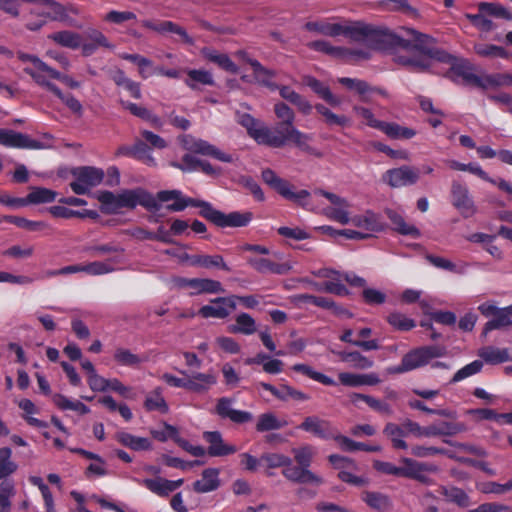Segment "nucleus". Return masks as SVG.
I'll list each match as a JSON object with an SVG mask.
<instances>
[{"label": "nucleus", "mask_w": 512, "mask_h": 512, "mask_svg": "<svg viewBox=\"0 0 512 512\" xmlns=\"http://www.w3.org/2000/svg\"><path fill=\"white\" fill-rule=\"evenodd\" d=\"M37 7L35 11L52 20L64 22L67 25L81 27L76 21L75 15L78 11L72 5H63L61 2H35Z\"/></svg>", "instance_id": "8"}, {"label": "nucleus", "mask_w": 512, "mask_h": 512, "mask_svg": "<svg viewBox=\"0 0 512 512\" xmlns=\"http://www.w3.org/2000/svg\"><path fill=\"white\" fill-rule=\"evenodd\" d=\"M478 355L488 364H500L509 359L507 349H501L494 346L483 347L479 350Z\"/></svg>", "instance_id": "50"}, {"label": "nucleus", "mask_w": 512, "mask_h": 512, "mask_svg": "<svg viewBox=\"0 0 512 512\" xmlns=\"http://www.w3.org/2000/svg\"><path fill=\"white\" fill-rule=\"evenodd\" d=\"M350 399L352 403L357 404L359 400L364 401L367 403L372 409H374L377 412L384 413V414H392L393 410L389 404L386 402L380 401L370 395H365L361 393H352L350 395Z\"/></svg>", "instance_id": "57"}, {"label": "nucleus", "mask_w": 512, "mask_h": 512, "mask_svg": "<svg viewBox=\"0 0 512 512\" xmlns=\"http://www.w3.org/2000/svg\"><path fill=\"white\" fill-rule=\"evenodd\" d=\"M133 481L146 487L150 492L159 497H168L184 483L183 479L168 480L162 477L146 479L133 478Z\"/></svg>", "instance_id": "18"}, {"label": "nucleus", "mask_w": 512, "mask_h": 512, "mask_svg": "<svg viewBox=\"0 0 512 512\" xmlns=\"http://www.w3.org/2000/svg\"><path fill=\"white\" fill-rule=\"evenodd\" d=\"M236 309V297H217L210 301V304L203 305L198 314L205 319H225Z\"/></svg>", "instance_id": "14"}, {"label": "nucleus", "mask_w": 512, "mask_h": 512, "mask_svg": "<svg viewBox=\"0 0 512 512\" xmlns=\"http://www.w3.org/2000/svg\"><path fill=\"white\" fill-rule=\"evenodd\" d=\"M162 392V388L157 387L146 396L144 407L147 411H158L162 414L168 413L169 406Z\"/></svg>", "instance_id": "47"}, {"label": "nucleus", "mask_w": 512, "mask_h": 512, "mask_svg": "<svg viewBox=\"0 0 512 512\" xmlns=\"http://www.w3.org/2000/svg\"><path fill=\"white\" fill-rule=\"evenodd\" d=\"M451 196L452 204L464 218L471 217L475 214V204L469 195L468 188L465 185L457 181H453L451 186Z\"/></svg>", "instance_id": "17"}, {"label": "nucleus", "mask_w": 512, "mask_h": 512, "mask_svg": "<svg viewBox=\"0 0 512 512\" xmlns=\"http://www.w3.org/2000/svg\"><path fill=\"white\" fill-rule=\"evenodd\" d=\"M247 63L253 69L254 78L257 83L269 88L270 90H276L277 84L272 81L275 76V72L265 68L258 60L253 58H247Z\"/></svg>", "instance_id": "35"}, {"label": "nucleus", "mask_w": 512, "mask_h": 512, "mask_svg": "<svg viewBox=\"0 0 512 512\" xmlns=\"http://www.w3.org/2000/svg\"><path fill=\"white\" fill-rule=\"evenodd\" d=\"M308 47L314 51L321 52L327 54L329 56L339 58V59H368L370 57V53L367 50L363 49H347L340 46H333L329 41L326 40H316L308 43Z\"/></svg>", "instance_id": "13"}, {"label": "nucleus", "mask_w": 512, "mask_h": 512, "mask_svg": "<svg viewBox=\"0 0 512 512\" xmlns=\"http://www.w3.org/2000/svg\"><path fill=\"white\" fill-rule=\"evenodd\" d=\"M401 462L404 464L400 467V476L412 478L418 477V472H436L438 467L434 464L422 463L415 461L411 458H402Z\"/></svg>", "instance_id": "36"}, {"label": "nucleus", "mask_w": 512, "mask_h": 512, "mask_svg": "<svg viewBox=\"0 0 512 512\" xmlns=\"http://www.w3.org/2000/svg\"><path fill=\"white\" fill-rule=\"evenodd\" d=\"M338 82L346 88L356 91L360 95L361 101L371 102V99L368 96L371 86L366 81L356 78L341 77L338 79Z\"/></svg>", "instance_id": "52"}, {"label": "nucleus", "mask_w": 512, "mask_h": 512, "mask_svg": "<svg viewBox=\"0 0 512 512\" xmlns=\"http://www.w3.org/2000/svg\"><path fill=\"white\" fill-rule=\"evenodd\" d=\"M419 179V172L410 166H401L399 168L390 169L386 172L384 180L391 187H403L415 184Z\"/></svg>", "instance_id": "20"}, {"label": "nucleus", "mask_w": 512, "mask_h": 512, "mask_svg": "<svg viewBox=\"0 0 512 512\" xmlns=\"http://www.w3.org/2000/svg\"><path fill=\"white\" fill-rule=\"evenodd\" d=\"M314 193L325 197L330 202L331 206L322 210L327 218L342 225H348L351 222L350 203L346 198L320 188L315 189Z\"/></svg>", "instance_id": "7"}, {"label": "nucleus", "mask_w": 512, "mask_h": 512, "mask_svg": "<svg viewBox=\"0 0 512 512\" xmlns=\"http://www.w3.org/2000/svg\"><path fill=\"white\" fill-rule=\"evenodd\" d=\"M262 179L283 198L293 201L307 210L314 211V208L309 203L311 194L308 190L303 189L294 191L293 185H291L287 180L279 177L272 169L269 168L262 171Z\"/></svg>", "instance_id": "4"}, {"label": "nucleus", "mask_w": 512, "mask_h": 512, "mask_svg": "<svg viewBox=\"0 0 512 512\" xmlns=\"http://www.w3.org/2000/svg\"><path fill=\"white\" fill-rule=\"evenodd\" d=\"M450 66V77L454 81H458V79L461 78L466 83L482 86L481 78L473 73L472 68L465 60L455 58Z\"/></svg>", "instance_id": "28"}, {"label": "nucleus", "mask_w": 512, "mask_h": 512, "mask_svg": "<svg viewBox=\"0 0 512 512\" xmlns=\"http://www.w3.org/2000/svg\"><path fill=\"white\" fill-rule=\"evenodd\" d=\"M474 51L477 55L484 58H508L509 52L501 46L494 44L476 43L474 45Z\"/></svg>", "instance_id": "58"}, {"label": "nucleus", "mask_w": 512, "mask_h": 512, "mask_svg": "<svg viewBox=\"0 0 512 512\" xmlns=\"http://www.w3.org/2000/svg\"><path fill=\"white\" fill-rule=\"evenodd\" d=\"M33 80L41 87L46 88L54 95H56L66 106L74 113H81L82 105L81 103L71 94H63L62 91L52 82L44 81L42 78L37 75H33Z\"/></svg>", "instance_id": "31"}, {"label": "nucleus", "mask_w": 512, "mask_h": 512, "mask_svg": "<svg viewBox=\"0 0 512 512\" xmlns=\"http://www.w3.org/2000/svg\"><path fill=\"white\" fill-rule=\"evenodd\" d=\"M292 453L299 466L309 469L315 455V449L311 445L306 444L298 448H293Z\"/></svg>", "instance_id": "64"}, {"label": "nucleus", "mask_w": 512, "mask_h": 512, "mask_svg": "<svg viewBox=\"0 0 512 512\" xmlns=\"http://www.w3.org/2000/svg\"><path fill=\"white\" fill-rule=\"evenodd\" d=\"M276 90L279 91L280 96L296 106L298 111L304 115H309L312 112L313 106L312 104L290 86L286 85H277Z\"/></svg>", "instance_id": "30"}, {"label": "nucleus", "mask_w": 512, "mask_h": 512, "mask_svg": "<svg viewBox=\"0 0 512 512\" xmlns=\"http://www.w3.org/2000/svg\"><path fill=\"white\" fill-rule=\"evenodd\" d=\"M289 134L291 137L289 142L304 152L314 153V149L309 144L312 139L310 134L300 131L297 127H291Z\"/></svg>", "instance_id": "63"}, {"label": "nucleus", "mask_w": 512, "mask_h": 512, "mask_svg": "<svg viewBox=\"0 0 512 512\" xmlns=\"http://www.w3.org/2000/svg\"><path fill=\"white\" fill-rule=\"evenodd\" d=\"M188 391L203 395L210 391L218 383V377L216 373L209 370L205 373L195 372L188 374Z\"/></svg>", "instance_id": "21"}, {"label": "nucleus", "mask_w": 512, "mask_h": 512, "mask_svg": "<svg viewBox=\"0 0 512 512\" xmlns=\"http://www.w3.org/2000/svg\"><path fill=\"white\" fill-rule=\"evenodd\" d=\"M57 193L44 187H33L26 196L27 205L51 203L56 199Z\"/></svg>", "instance_id": "55"}, {"label": "nucleus", "mask_w": 512, "mask_h": 512, "mask_svg": "<svg viewBox=\"0 0 512 512\" xmlns=\"http://www.w3.org/2000/svg\"><path fill=\"white\" fill-rule=\"evenodd\" d=\"M238 122L246 128L248 135L261 145L265 125L248 113L238 114Z\"/></svg>", "instance_id": "43"}, {"label": "nucleus", "mask_w": 512, "mask_h": 512, "mask_svg": "<svg viewBox=\"0 0 512 512\" xmlns=\"http://www.w3.org/2000/svg\"><path fill=\"white\" fill-rule=\"evenodd\" d=\"M379 131L383 132L387 137L394 140L411 139L416 135V131L412 128L401 126L395 122L383 121Z\"/></svg>", "instance_id": "45"}, {"label": "nucleus", "mask_w": 512, "mask_h": 512, "mask_svg": "<svg viewBox=\"0 0 512 512\" xmlns=\"http://www.w3.org/2000/svg\"><path fill=\"white\" fill-rule=\"evenodd\" d=\"M201 54L209 60L217 64L223 70L236 74L238 72L237 65L229 58L227 54L220 53L215 49L205 47L201 50Z\"/></svg>", "instance_id": "39"}, {"label": "nucleus", "mask_w": 512, "mask_h": 512, "mask_svg": "<svg viewBox=\"0 0 512 512\" xmlns=\"http://www.w3.org/2000/svg\"><path fill=\"white\" fill-rule=\"evenodd\" d=\"M133 158L142 161L150 167H155L157 165L156 160L152 155L151 148L141 140L136 141L133 145Z\"/></svg>", "instance_id": "61"}, {"label": "nucleus", "mask_w": 512, "mask_h": 512, "mask_svg": "<svg viewBox=\"0 0 512 512\" xmlns=\"http://www.w3.org/2000/svg\"><path fill=\"white\" fill-rule=\"evenodd\" d=\"M187 78L185 79V84L195 90L198 88V84L213 86L215 85V80L211 72L203 69H188L186 71Z\"/></svg>", "instance_id": "46"}, {"label": "nucleus", "mask_w": 512, "mask_h": 512, "mask_svg": "<svg viewBox=\"0 0 512 512\" xmlns=\"http://www.w3.org/2000/svg\"><path fill=\"white\" fill-rule=\"evenodd\" d=\"M301 283L308 285L318 292H327L338 296H345L349 294L348 289L343 283L325 281L323 283L316 282L308 277L301 278Z\"/></svg>", "instance_id": "37"}, {"label": "nucleus", "mask_w": 512, "mask_h": 512, "mask_svg": "<svg viewBox=\"0 0 512 512\" xmlns=\"http://www.w3.org/2000/svg\"><path fill=\"white\" fill-rule=\"evenodd\" d=\"M17 57L21 62L29 64L26 67H24L23 70L26 74L31 76L32 79L33 75H37L44 81H49V79H57L62 83L66 84L67 86H69L70 88H78L80 86V83L78 81L48 66L36 55L19 51L17 53Z\"/></svg>", "instance_id": "3"}, {"label": "nucleus", "mask_w": 512, "mask_h": 512, "mask_svg": "<svg viewBox=\"0 0 512 512\" xmlns=\"http://www.w3.org/2000/svg\"><path fill=\"white\" fill-rule=\"evenodd\" d=\"M303 83L329 105L334 107H338L341 105L342 101L340 97L334 95L327 85H325L315 77L310 75L304 76Z\"/></svg>", "instance_id": "29"}, {"label": "nucleus", "mask_w": 512, "mask_h": 512, "mask_svg": "<svg viewBox=\"0 0 512 512\" xmlns=\"http://www.w3.org/2000/svg\"><path fill=\"white\" fill-rule=\"evenodd\" d=\"M288 425L286 420L279 419L274 413L266 412L258 417L256 424V430L258 432H267L272 430H278Z\"/></svg>", "instance_id": "48"}, {"label": "nucleus", "mask_w": 512, "mask_h": 512, "mask_svg": "<svg viewBox=\"0 0 512 512\" xmlns=\"http://www.w3.org/2000/svg\"><path fill=\"white\" fill-rule=\"evenodd\" d=\"M120 208H135L140 205L147 210H158L160 204L155 196L142 188L125 189L119 192Z\"/></svg>", "instance_id": "11"}, {"label": "nucleus", "mask_w": 512, "mask_h": 512, "mask_svg": "<svg viewBox=\"0 0 512 512\" xmlns=\"http://www.w3.org/2000/svg\"><path fill=\"white\" fill-rule=\"evenodd\" d=\"M383 432L391 440L395 449L408 448V445L404 440L406 437V431L404 430L403 426L390 422L386 424Z\"/></svg>", "instance_id": "49"}, {"label": "nucleus", "mask_w": 512, "mask_h": 512, "mask_svg": "<svg viewBox=\"0 0 512 512\" xmlns=\"http://www.w3.org/2000/svg\"><path fill=\"white\" fill-rule=\"evenodd\" d=\"M122 262L121 256H115L106 261H95L83 266V272L90 275H104L116 271L117 264Z\"/></svg>", "instance_id": "41"}, {"label": "nucleus", "mask_w": 512, "mask_h": 512, "mask_svg": "<svg viewBox=\"0 0 512 512\" xmlns=\"http://www.w3.org/2000/svg\"><path fill=\"white\" fill-rule=\"evenodd\" d=\"M225 290L222 284L213 279L193 278L190 295L223 293Z\"/></svg>", "instance_id": "40"}, {"label": "nucleus", "mask_w": 512, "mask_h": 512, "mask_svg": "<svg viewBox=\"0 0 512 512\" xmlns=\"http://www.w3.org/2000/svg\"><path fill=\"white\" fill-rule=\"evenodd\" d=\"M411 35L414 47L420 51V55L404 60L405 64L420 71H424L430 69L435 62L451 65L455 60L456 57L443 50L429 48L427 46L428 42L431 40L429 36L415 30H411Z\"/></svg>", "instance_id": "2"}, {"label": "nucleus", "mask_w": 512, "mask_h": 512, "mask_svg": "<svg viewBox=\"0 0 512 512\" xmlns=\"http://www.w3.org/2000/svg\"><path fill=\"white\" fill-rule=\"evenodd\" d=\"M203 437L209 444L207 453L212 457L227 456L237 451L236 446L224 443L219 431H207Z\"/></svg>", "instance_id": "26"}, {"label": "nucleus", "mask_w": 512, "mask_h": 512, "mask_svg": "<svg viewBox=\"0 0 512 512\" xmlns=\"http://www.w3.org/2000/svg\"><path fill=\"white\" fill-rule=\"evenodd\" d=\"M183 260H187L191 266H199L203 268H221L229 271V267L225 263L224 259L220 255H188L183 257Z\"/></svg>", "instance_id": "34"}, {"label": "nucleus", "mask_w": 512, "mask_h": 512, "mask_svg": "<svg viewBox=\"0 0 512 512\" xmlns=\"http://www.w3.org/2000/svg\"><path fill=\"white\" fill-rule=\"evenodd\" d=\"M479 10L496 19L512 20V13L499 2H480Z\"/></svg>", "instance_id": "56"}, {"label": "nucleus", "mask_w": 512, "mask_h": 512, "mask_svg": "<svg viewBox=\"0 0 512 512\" xmlns=\"http://www.w3.org/2000/svg\"><path fill=\"white\" fill-rule=\"evenodd\" d=\"M115 437L120 444L134 451H147L152 448L151 441L145 437L135 436L124 431L118 432Z\"/></svg>", "instance_id": "38"}, {"label": "nucleus", "mask_w": 512, "mask_h": 512, "mask_svg": "<svg viewBox=\"0 0 512 512\" xmlns=\"http://www.w3.org/2000/svg\"><path fill=\"white\" fill-rule=\"evenodd\" d=\"M350 219L351 222L349 224L366 231L365 234H368V236L374 233H380L386 229V223L381 214L371 209L353 215Z\"/></svg>", "instance_id": "15"}, {"label": "nucleus", "mask_w": 512, "mask_h": 512, "mask_svg": "<svg viewBox=\"0 0 512 512\" xmlns=\"http://www.w3.org/2000/svg\"><path fill=\"white\" fill-rule=\"evenodd\" d=\"M305 29L318 34L338 37L345 36L352 41L361 42L373 49L380 50L390 42L391 33L388 29L376 27L363 22L349 20L330 21L317 20L305 24Z\"/></svg>", "instance_id": "1"}, {"label": "nucleus", "mask_w": 512, "mask_h": 512, "mask_svg": "<svg viewBox=\"0 0 512 512\" xmlns=\"http://www.w3.org/2000/svg\"><path fill=\"white\" fill-rule=\"evenodd\" d=\"M179 141L182 147L191 153L210 156L225 163H231L233 161L231 154L221 151L206 140L185 134L179 137Z\"/></svg>", "instance_id": "9"}, {"label": "nucleus", "mask_w": 512, "mask_h": 512, "mask_svg": "<svg viewBox=\"0 0 512 512\" xmlns=\"http://www.w3.org/2000/svg\"><path fill=\"white\" fill-rule=\"evenodd\" d=\"M385 213L397 233L416 239L421 236L420 230L413 224L407 223L401 213L392 209H386Z\"/></svg>", "instance_id": "32"}, {"label": "nucleus", "mask_w": 512, "mask_h": 512, "mask_svg": "<svg viewBox=\"0 0 512 512\" xmlns=\"http://www.w3.org/2000/svg\"><path fill=\"white\" fill-rule=\"evenodd\" d=\"M282 475L287 480L295 483H311L315 485H320L323 483V479L320 476L302 466H295L293 463L286 465V467L282 470Z\"/></svg>", "instance_id": "25"}, {"label": "nucleus", "mask_w": 512, "mask_h": 512, "mask_svg": "<svg viewBox=\"0 0 512 512\" xmlns=\"http://www.w3.org/2000/svg\"><path fill=\"white\" fill-rule=\"evenodd\" d=\"M362 499L369 507L381 512L387 511L391 506L389 497L379 492L367 491Z\"/></svg>", "instance_id": "59"}, {"label": "nucleus", "mask_w": 512, "mask_h": 512, "mask_svg": "<svg viewBox=\"0 0 512 512\" xmlns=\"http://www.w3.org/2000/svg\"><path fill=\"white\" fill-rule=\"evenodd\" d=\"M511 324L512 311L510 310V306L505 308H499L495 316L486 323L484 331L487 333L489 331L500 329Z\"/></svg>", "instance_id": "53"}, {"label": "nucleus", "mask_w": 512, "mask_h": 512, "mask_svg": "<svg viewBox=\"0 0 512 512\" xmlns=\"http://www.w3.org/2000/svg\"><path fill=\"white\" fill-rule=\"evenodd\" d=\"M233 400L228 397L218 399L216 413L223 419H229L234 423L243 424L253 419L252 413L237 410L232 407Z\"/></svg>", "instance_id": "22"}, {"label": "nucleus", "mask_w": 512, "mask_h": 512, "mask_svg": "<svg viewBox=\"0 0 512 512\" xmlns=\"http://www.w3.org/2000/svg\"><path fill=\"white\" fill-rule=\"evenodd\" d=\"M142 25L148 29L154 30L160 34L175 33L179 35L184 42L191 44L192 38L186 33V31L171 21H152L144 20Z\"/></svg>", "instance_id": "33"}, {"label": "nucleus", "mask_w": 512, "mask_h": 512, "mask_svg": "<svg viewBox=\"0 0 512 512\" xmlns=\"http://www.w3.org/2000/svg\"><path fill=\"white\" fill-rule=\"evenodd\" d=\"M220 470L217 468H207L203 470L201 478L193 483V490L197 493H209L220 487Z\"/></svg>", "instance_id": "27"}, {"label": "nucleus", "mask_w": 512, "mask_h": 512, "mask_svg": "<svg viewBox=\"0 0 512 512\" xmlns=\"http://www.w3.org/2000/svg\"><path fill=\"white\" fill-rule=\"evenodd\" d=\"M0 144L6 147L22 149H45L47 148L39 140L30 138L28 135L10 129H0Z\"/></svg>", "instance_id": "16"}, {"label": "nucleus", "mask_w": 512, "mask_h": 512, "mask_svg": "<svg viewBox=\"0 0 512 512\" xmlns=\"http://www.w3.org/2000/svg\"><path fill=\"white\" fill-rule=\"evenodd\" d=\"M52 40L61 46L71 49H82V36L71 31H60L49 36Z\"/></svg>", "instance_id": "51"}, {"label": "nucleus", "mask_w": 512, "mask_h": 512, "mask_svg": "<svg viewBox=\"0 0 512 512\" xmlns=\"http://www.w3.org/2000/svg\"><path fill=\"white\" fill-rule=\"evenodd\" d=\"M114 360L121 366L138 368L144 361L139 355L127 348H117L113 355Z\"/></svg>", "instance_id": "54"}, {"label": "nucleus", "mask_w": 512, "mask_h": 512, "mask_svg": "<svg viewBox=\"0 0 512 512\" xmlns=\"http://www.w3.org/2000/svg\"><path fill=\"white\" fill-rule=\"evenodd\" d=\"M446 348L441 345H425L412 349L403 357L410 370H416L431 363L433 359L445 356Z\"/></svg>", "instance_id": "10"}, {"label": "nucleus", "mask_w": 512, "mask_h": 512, "mask_svg": "<svg viewBox=\"0 0 512 512\" xmlns=\"http://www.w3.org/2000/svg\"><path fill=\"white\" fill-rule=\"evenodd\" d=\"M99 47L114 48L101 31L95 28L86 29L82 36V54L84 56H90L95 53Z\"/></svg>", "instance_id": "23"}, {"label": "nucleus", "mask_w": 512, "mask_h": 512, "mask_svg": "<svg viewBox=\"0 0 512 512\" xmlns=\"http://www.w3.org/2000/svg\"><path fill=\"white\" fill-rule=\"evenodd\" d=\"M291 127H295L294 124L287 125L284 123H278L274 127H268L265 125L261 145H266L272 148H282L290 141V130Z\"/></svg>", "instance_id": "19"}, {"label": "nucleus", "mask_w": 512, "mask_h": 512, "mask_svg": "<svg viewBox=\"0 0 512 512\" xmlns=\"http://www.w3.org/2000/svg\"><path fill=\"white\" fill-rule=\"evenodd\" d=\"M72 175L74 180L70 183V187L77 195L87 194L92 188L101 184L104 179V171L91 166L75 168Z\"/></svg>", "instance_id": "6"}, {"label": "nucleus", "mask_w": 512, "mask_h": 512, "mask_svg": "<svg viewBox=\"0 0 512 512\" xmlns=\"http://www.w3.org/2000/svg\"><path fill=\"white\" fill-rule=\"evenodd\" d=\"M298 428L324 440L332 439L335 434L331 429V423L318 416L306 417Z\"/></svg>", "instance_id": "24"}, {"label": "nucleus", "mask_w": 512, "mask_h": 512, "mask_svg": "<svg viewBox=\"0 0 512 512\" xmlns=\"http://www.w3.org/2000/svg\"><path fill=\"white\" fill-rule=\"evenodd\" d=\"M292 369L296 372L302 373L307 377L311 378L314 381H317L323 385L334 386L336 382L331 377L315 371L311 366L306 364H295L292 366Z\"/></svg>", "instance_id": "60"}, {"label": "nucleus", "mask_w": 512, "mask_h": 512, "mask_svg": "<svg viewBox=\"0 0 512 512\" xmlns=\"http://www.w3.org/2000/svg\"><path fill=\"white\" fill-rule=\"evenodd\" d=\"M158 203L160 202H168L174 200L173 203L168 204L166 206L167 210L172 212H180L185 210L187 207H198L200 210H205V204H208L207 201L197 200L191 197L184 196L180 190H162L157 193L155 196Z\"/></svg>", "instance_id": "12"}, {"label": "nucleus", "mask_w": 512, "mask_h": 512, "mask_svg": "<svg viewBox=\"0 0 512 512\" xmlns=\"http://www.w3.org/2000/svg\"><path fill=\"white\" fill-rule=\"evenodd\" d=\"M442 494L448 501L453 502L460 507H467L470 503L468 494L458 487H443Z\"/></svg>", "instance_id": "62"}, {"label": "nucleus", "mask_w": 512, "mask_h": 512, "mask_svg": "<svg viewBox=\"0 0 512 512\" xmlns=\"http://www.w3.org/2000/svg\"><path fill=\"white\" fill-rule=\"evenodd\" d=\"M231 333L252 335L257 331L255 319L248 313L242 312L235 317V324L228 327Z\"/></svg>", "instance_id": "42"}, {"label": "nucleus", "mask_w": 512, "mask_h": 512, "mask_svg": "<svg viewBox=\"0 0 512 512\" xmlns=\"http://www.w3.org/2000/svg\"><path fill=\"white\" fill-rule=\"evenodd\" d=\"M200 215L221 228L245 227L253 217L251 212L233 211L227 214L223 213L215 209L209 202L205 204V210H200Z\"/></svg>", "instance_id": "5"}, {"label": "nucleus", "mask_w": 512, "mask_h": 512, "mask_svg": "<svg viewBox=\"0 0 512 512\" xmlns=\"http://www.w3.org/2000/svg\"><path fill=\"white\" fill-rule=\"evenodd\" d=\"M426 259L436 268L446 270L458 275H464L468 272L469 264L466 262L453 263L447 258L427 255Z\"/></svg>", "instance_id": "44"}]
</instances>
